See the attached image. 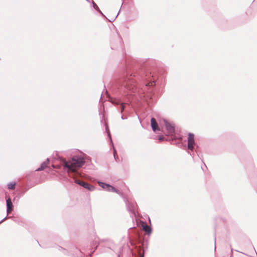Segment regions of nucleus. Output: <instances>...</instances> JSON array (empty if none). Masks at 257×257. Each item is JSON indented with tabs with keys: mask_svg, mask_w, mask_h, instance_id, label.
I'll return each instance as SVG.
<instances>
[{
	"mask_svg": "<svg viewBox=\"0 0 257 257\" xmlns=\"http://www.w3.org/2000/svg\"><path fill=\"white\" fill-rule=\"evenodd\" d=\"M121 89L123 91L124 96H131L137 91L138 88L136 87L135 81L132 75L124 78Z\"/></svg>",
	"mask_w": 257,
	"mask_h": 257,
	"instance_id": "f257e3e1",
	"label": "nucleus"
},
{
	"mask_svg": "<svg viewBox=\"0 0 257 257\" xmlns=\"http://www.w3.org/2000/svg\"><path fill=\"white\" fill-rule=\"evenodd\" d=\"M84 163V158L82 156H75L70 161H65L64 167L67 169L68 173H74L76 172L78 168L83 166Z\"/></svg>",
	"mask_w": 257,
	"mask_h": 257,
	"instance_id": "f03ea898",
	"label": "nucleus"
},
{
	"mask_svg": "<svg viewBox=\"0 0 257 257\" xmlns=\"http://www.w3.org/2000/svg\"><path fill=\"white\" fill-rule=\"evenodd\" d=\"M195 145L194 136L193 134L189 133L188 137V149L192 151Z\"/></svg>",
	"mask_w": 257,
	"mask_h": 257,
	"instance_id": "7ed1b4c3",
	"label": "nucleus"
},
{
	"mask_svg": "<svg viewBox=\"0 0 257 257\" xmlns=\"http://www.w3.org/2000/svg\"><path fill=\"white\" fill-rule=\"evenodd\" d=\"M98 184L101 187L108 191L115 192L118 193V191L116 190V189L114 187L109 184H107L101 182H99Z\"/></svg>",
	"mask_w": 257,
	"mask_h": 257,
	"instance_id": "20e7f679",
	"label": "nucleus"
},
{
	"mask_svg": "<svg viewBox=\"0 0 257 257\" xmlns=\"http://www.w3.org/2000/svg\"><path fill=\"white\" fill-rule=\"evenodd\" d=\"M75 183L79 185L83 186L84 188L88 189L90 191H92L94 189V187L92 185H89L88 183L82 181L80 180L75 179Z\"/></svg>",
	"mask_w": 257,
	"mask_h": 257,
	"instance_id": "39448f33",
	"label": "nucleus"
},
{
	"mask_svg": "<svg viewBox=\"0 0 257 257\" xmlns=\"http://www.w3.org/2000/svg\"><path fill=\"white\" fill-rule=\"evenodd\" d=\"M164 122L168 135H172L174 133L175 131L174 126L166 120H165Z\"/></svg>",
	"mask_w": 257,
	"mask_h": 257,
	"instance_id": "423d86ee",
	"label": "nucleus"
},
{
	"mask_svg": "<svg viewBox=\"0 0 257 257\" xmlns=\"http://www.w3.org/2000/svg\"><path fill=\"white\" fill-rule=\"evenodd\" d=\"M7 213H10L13 210V203L11 199L9 198L7 199Z\"/></svg>",
	"mask_w": 257,
	"mask_h": 257,
	"instance_id": "0eeeda50",
	"label": "nucleus"
},
{
	"mask_svg": "<svg viewBox=\"0 0 257 257\" xmlns=\"http://www.w3.org/2000/svg\"><path fill=\"white\" fill-rule=\"evenodd\" d=\"M151 126L154 132L158 130V123L154 118H152L151 120Z\"/></svg>",
	"mask_w": 257,
	"mask_h": 257,
	"instance_id": "6e6552de",
	"label": "nucleus"
},
{
	"mask_svg": "<svg viewBox=\"0 0 257 257\" xmlns=\"http://www.w3.org/2000/svg\"><path fill=\"white\" fill-rule=\"evenodd\" d=\"M49 162V159H47V161L43 162L41 166V167L37 169V171H41L43 169H44L45 168L47 167V164Z\"/></svg>",
	"mask_w": 257,
	"mask_h": 257,
	"instance_id": "1a4fd4ad",
	"label": "nucleus"
},
{
	"mask_svg": "<svg viewBox=\"0 0 257 257\" xmlns=\"http://www.w3.org/2000/svg\"><path fill=\"white\" fill-rule=\"evenodd\" d=\"M144 230L149 233L151 232V228L147 225H145L143 226Z\"/></svg>",
	"mask_w": 257,
	"mask_h": 257,
	"instance_id": "9d476101",
	"label": "nucleus"
},
{
	"mask_svg": "<svg viewBox=\"0 0 257 257\" xmlns=\"http://www.w3.org/2000/svg\"><path fill=\"white\" fill-rule=\"evenodd\" d=\"M15 183L13 182L10 183L8 185V188L10 189H14L15 188Z\"/></svg>",
	"mask_w": 257,
	"mask_h": 257,
	"instance_id": "9b49d317",
	"label": "nucleus"
},
{
	"mask_svg": "<svg viewBox=\"0 0 257 257\" xmlns=\"http://www.w3.org/2000/svg\"><path fill=\"white\" fill-rule=\"evenodd\" d=\"M111 101L113 104H118L120 103V100L118 99H112Z\"/></svg>",
	"mask_w": 257,
	"mask_h": 257,
	"instance_id": "f8f14e48",
	"label": "nucleus"
},
{
	"mask_svg": "<svg viewBox=\"0 0 257 257\" xmlns=\"http://www.w3.org/2000/svg\"><path fill=\"white\" fill-rule=\"evenodd\" d=\"M128 209L130 211H133L135 212V205H133L132 207H130V206H128Z\"/></svg>",
	"mask_w": 257,
	"mask_h": 257,
	"instance_id": "ddd939ff",
	"label": "nucleus"
},
{
	"mask_svg": "<svg viewBox=\"0 0 257 257\" xmlns=\"http://www.w3.org/2000/svg\"><path fill=\"white\" fill-rule=\"evenodd\" d=\"M93 8L95 10L99 11L100 12V10H99L98 6L96 5V4L94 2H93Z\"/></svg>",
	"mask_w": 257,
	"mask_h": 257,
	"instance_id": "4468645a",
	"label": "nucleus"
},
{
	"mask_svg": "<svg viewBox=\"0 0 257 257\" xmlns=\"http://www.w3.org/2000/svg\"><path fill=\"white\" fill-rule=\"evenodd\" d=\"M124 109V103H121V112H122Z\"/></svg>",
	"mask_w": 257,
	"mask_h": 257,
	"instance_id": "2eb2a0df",
	"label": "nucleus"
},
{
	"mask_svg": "<svg viewBox=\"0 0 257 257\" xmlns=\"http://www.w3.org/2000/svg\"><path fill=\"white\" fill-rule=\"evenodd\" d=\"M154 83V82H150L148 83V84L146 85V86H152Z\"/></svg>",
	"mask_w": 257,
	"mask_h": 257,
	"instance_id": "dca6fc26",
	"label": "nucleus"
},
{
	"mask_svg": "<svg viewBox=\"0 0 257 257\" xmlns=\"http://www.w3.org/2000/svg\"><path fill=\"white\" fill-rule=\"evenodd\" d=\"M113 150H114L113 155H114V158L115 159V156H116V150L114 148H113Z\"/></svg>",
	"mask_w": 257,
	"mask_h": 257,
	"instance_id": "f3484780",
	"label": "nucleus"
},
{
	"mask_svg": "<svg viewBox=\"0 0 257 257\" xmlns=\"http://www.w3.org/2000/svg\"><path fill=\"white\" fill-rule=\"evenodd\" d=\"M107 134H108V136H109L110 140H111V142H112V140H111V137H110V133L109 132H107Z\"/></svg>",
	"mask_w": 257,
	"mask_h": 257,
	"instance_id": "a211bd4d",
	"label": "nucleus"
},
{
	"mask_svg": "<svg viewBox=\"0 0 257 257\" xmlns=\"http://www.w3.org/2000/svg\"><path fill=\"white\" fill-rule=\"evenodd\" d=\"M5 219H6V218H4V219H3V220L0 222V223H1V222H2L4 220H5Z\"/></svg>",
	"mask_w": 257,
	"mask_h": 257,
	"instance_id": "6ab92c4d",
	"label": "nucleus"
},
{
	"mask_svg": "<svg viewBox=\"0 0 257 257\" xmlns=\"http://www.w3.org/2000/svg\"><path fill=\"white\" fill-rule=\"evenodd\" d=\"M140 257H144V255L143 254L141 255Z\"/></svg>",
	"mask_w": 257,
	"mask_h": 257,
	"instance_id": "aec40b11",
	"label": "nucleus"
}]
</instances>
